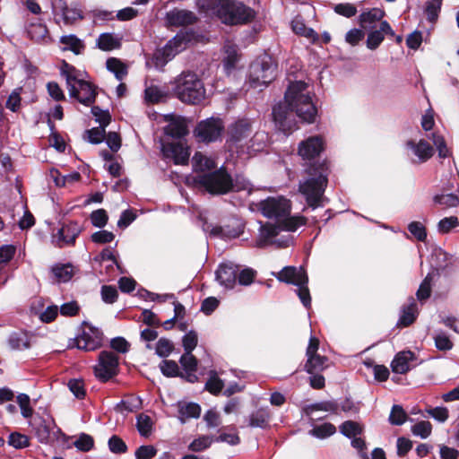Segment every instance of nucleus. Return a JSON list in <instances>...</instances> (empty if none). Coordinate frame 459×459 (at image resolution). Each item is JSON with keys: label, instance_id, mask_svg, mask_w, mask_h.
<instances>
[{"label": "nucleus", "instance_id": "f257e3e1", "mask_svg": "<svg viewBox=\"0 0 459 459\" xmlns=\"http://www.w3.org/2000/svg\"><path fill=\"white\" fill-rule=\"evenodd\" d=\"M272 116L275 126L284 134L296 129V117L308 124L316 122L317 108L307 91V84L302 81L291 82L284 99L273 107Z\"/></svg>", "mask_w": 459, "mask_h": 459}, {"label": "nucleus", "instance_id": "f03ea898", "mask_svg": "<svg viewBox=\"0 0 459 459\" xmlns=\"http://www.w3.org/2000/svg\"><path fill=\"white\" fill-rule=\"evenodd\" d=\"M307 177L299 181V192L305 198L307 207L313 211L329 203L325 195L330 175V166L326 160L322 162H310L305 168Z\"/></svg>", "mask_w": 459, "mask_h": 459}, {"label": "nucleus", "instance_id": "7ed1b4c3", "mask_svg": "<svg viewBox=\"0 0 459 459\" xmlns=\"http://www.w3.org/2000/svg\"><path fill=\"white\" fill-rule=\"evenodd\" d=\"M258 209L264 217L276 219L282 230L294 232L306 223L303 216H290V201L282 195L269 196L262 200Z\"/></svg>", "mask_w": 459, "mask_h": 459}, {"label": "nucleus", "instance_id": "20e7f679", "mask_svg": "<svg viewBox=\"0 0 459 459\" xmlns=\"http://www.w3.org/2000/svg\"><path fill=\"white\" fill-rule=\"evenodd\" d=\"M202 7L227 25L247 23L255 17L253 9L236 0H204Z\"/></svg>", "mask_w": 459, "mask_h": 459}, {"label": "nucleus", "instance_id": "39448f33", "mask_svg": "<svg viewBox=\"0 0 459 459\" xmlns=\"http://www.w3.org/2000/svg\"><path fill=\"white\" fill-rule=\"evenodd\" d=\"M174 92L178 100L187 104H200L205 99L204 82L193 72H183L176 78Z\"/></svg>", "mask_w": 459, "mask_h": 459}, {"label": "nucleus", "instance_id": "423d86ee", "mask_svg": "<svg viewBox=\"0 0 459 459\" xmlns=\"http://www.w3.org/2000/svg\"><path fill=\"white\" fill-rule=\"evenodd\" d=\"M278 65L268 54L258 56L249 67V83L252 87H266L277 76Z\"/></svg>", "mask_w": 459, "mask_h": 459}, {"label": "nucleus", "instance_id": "0eeeda50", "mask_svg": "<svg viewBox=\"0 0 459 459\" xmlns=\"http://www.w3.org/2000/svg\"><path fill=\"white\" fill-rule=\"evenodd\" d=\"M252 121L249 118H238L230 124L226 130L225 146L230 152H243L244 143L252 134Z\"/></svg>", "mask_w": 459, "mask_h": 459}, {"label": "nucleus", "instance_id": "6e6552de", "mask_svg": "<svg viewBox=\"0 0 459 459\" xmlns=\"http://www.w3.org/2000/svg\"><path fill=\"white\" fill-rule=\"evenodd\" d=\"M35 437L41 444H49L52 440L58 439L62 434L61 429L55 422L54 418L48 414H35L30 420Z\"/></svg>", "mask_w": 459, "mask_h": 459}, {"label": "nucleus", "instance_id": "1a4fd4ad", "mask_svg": "<svg viewBox=\"0 0 459 459\" xmlns=\"http://www.w3.org/2000/svg\"><path fill=\"white\" fill-rule=\"evenodd\" d=\"M198 182L212 195L227 194L232 186V178L223 167L199 176Z\"/></svg>", "mask_w": 459, "mask_h": 459}, {"label": "nucleus", "instance_id": "9d476101", "mask_svg": "<svg viewBox=\"0 0 459 459\" xmlns=\"http://www.w3.org/2000/svg\"><path fill=\"white\" fill-rule=\"evenodd\" d=\"M224 129V122L221 117H211L198 122L194 134L198 142L211 143L221 139Z\"/></svg>", "mask_w": 459, "mask_h": 459}, {"label": "nucleus", "instance_id": "9b49d317", "mask_svg": "<svg viewBox=\"0 0 459 459\" xmlns=\"http://www.w3.org/2000/svg\"><path fill=\"white\" fill-rule=\"evenodd\" d=\"M94 375L105 383L119 372V357L112 351H102L99 354L98 363L94 366Z\"/></svg>", "mask_w": 459, "mask_h": 459}, {"label": "nucleus", "instance_id": "f8f14e48", "mask_svg": "<svg viewBox=\"0 0 459 459\" xmlns=\"http://www.w3.org/2000/svg\"><path fill=\"white\" fill-rule=\"evenodd\" d=\"M51 9L57 23L62 20L65 25H72L83 19L81 5L75 2L68 4L65 0H52Z\"/></svg>", "mask_w": 459, "mask_h": 459}, {"label": "nucleus", "instance_id": "ddd939ff", "mask_svg": "<svg viewBox=\"0 0 459 459\" xmlns=\"http://www.w3.org/2000/svg\"><path fill=\"white\" fill-rule=\"evenodd\" d=\"M407 158L412 164H421L428 161L434 153L432 146L424 139L419 142L410 139L404 143Z\"/></svg>", "mask_w": 459, "mask_h": 459}, {"label": "nucleus", "instance_id": "4468645a", "mask_svg": "<svg viewBox=\"0 0 459 459\" xmlns=\"http://www.w3.org/2000/svg\"><path fill=\"white\" fill-rule=\"evenodd\" d=\"M324 150V141L321 136H310L302 141L299 145V154L303 160H307V168L310 162H322L324 160L318 159L319 154Z\"/></svg>", "mask_w": 459, "mask_h": 459}, {"label": "nucleus", "instance_id": "2eb2a0df", "mask_svg": "<svg viewBox=\"0 0 459 459\" xmlns=\"http://www.w3.org/2000/svg\"><path fill=\"white\" fill-rule=\"evenodd\" d=\"M103 333L97 327L89 326L88 331L74 338L75 346L79 350L91 351L99 349L102 345Z\"/></svg>", "mask_w": 459, "mask_h": 459}, {"label": "nucleus", "instance_id": "dca6fc26", "mask_svg": "<svg viewBox=\"0 0 459 459\" xmlns=\"http://www.w3.org/2000/svg\"><path fill=\"white\" fill-rule=\"evenodd\" d=\"M281 230V224L278 226L273 223L261 224L255 239V247L264 248L273 244H277L278 247H286L287 241L280 242L275 239Z\"/></svg>", "mask_w": 459, "mask_h": 459}, {"label": "nucleus", "instance_id": "f3484780", "mask_svg": "<svg viewBox=\"0 0 459 459\" xmlns=\"http://www.w3.org/2000/svg\"><path fill=\"white\" fill-rule=\"evenodd\" d=\"M239 265L232 262H225L219 264L215 276L220 285L226 289H233L237 283V276Z\"/></svg>", "mask_w": 459, "mask_h": 459}, {"label": "nucleus", "instance_id": "a211bd4d", "mask_svg": "<svg viewBox=\"0 0 459 459\" xmlns=\"http://www.w3.org/2000/svg\"><path fill=\"white\" fill-rule=\"evenodd\" d=\"M273 274L280 281L288 284L299 285L308 283V276L303 266H285L279 273Z\"/></svg>", "mask_w": 459, "mask_h": 459}, {"label": "nucleus", "instance_id": "6ab92c4d", "mask_svg": "<svg viewBox=\"0 0 459 459\" xmlns=\"http://www.w3.org/2000/svg\"><path fill=\"white\" fill-rule=\"evenodd\" d=\"M82 231L81 225L76 221L65 223L54 236L55 241L59 247L74 244L76 238Z\"/></svg>", "mask_w": 459, "mask_h": 459}, {"label": "nucleus", "instance_id": "aec40b11", "mask_svg": "<svg viewBox=\"0 0 459 459\" xmlns=\"http://www.w3.org/2000/svg\"><path fill=\"white\" fill-rule=\"evenodd\" d=\"M163 154L173 160L176 165H186L188 163L189 149L182 143H169L162 145Z\"/></svg>", "mask_w": 459, "mask_h": 459}, {"label": "nucleus", "instance_id": "412c9836", "mask_svg": "<svg viewBox=\"0 0 459 459\" xmlns=\"http://www.w3.org/2000/svg\"><path fill=\"white\" fill-rule=\"evenodd\" d=\"M179 363L183 368V379L191 384L196 383L198 381L197 359L192 353H184L179 359Z\"/></svg>", "mask_w": 459, "mask_h": 459}, {"label": "nucleus", "instance_id": "4be33fe9", "mask_svg": "<svg viewBox=\"0 0 459 459\" xmlns=\"http://www.w3.org/2000/svg\"><path fill=\"white\" fill-rule=\"evenodd\" d=\"M167 22L171 26H186L196 22V15L188 10L174 9L167 13Z\"/></svg>", "mask_w": 459, "mask_h": 459}, {"label": "nucleus", "instance_id": "5701e85b", "mask_svg": "<svg viewBox=\"0 0 459 459\" xmlns=\"http://www.w3.org/2000/svg\"><path fill=\"white\" fill-rule=\"evenodd\" d=\"M72 97L85 106H91L95 102L96 91L91 83L82 80L77 84V92Z\"/></svg>", "mask_w": 459, "mask_h": 459}, {"label": "nucleus", "instance_id": "b1692460", "mask_svg": "<svg viewBox=\"0 0 459 459\" xmlns=\"http://www.w3.org/2000/svg\"><path fill=\"white\" fill-rule=\"evenodd\" d=\"M60 73L61 75L65 78L69 95H74L77 92V84L80 81H82V79L78 78V70L72 65L64 61L60 68Z\"/></svg>", "mask_w": 459, "mask_h": 459}, {"label": "nucleus", "instance_id": "393cba45", "mask_svg": "<svg viewBox=\"0 0 459 459\" xmlns=\"http://www.w3.org/2000/svg\"><path fill=\"white\" fill-rule=\"evenodd\" d=\"M414 358L415 355L411 351L398 352L391 362L392 370L396 374H405L410 370L409 362Z\"/></svg>", "mask_w": 459, "mask_h": 459}, {"label": "nucleus", "instance_id": "a878e982", "mask_svg": "<svg viewBox=\"0 0 459 459\" xmlns=\"http://www.w3.org/2000/svg\"><path fill=\"white\" fill-rule=\"evenodd\" d=\"M417 315V303L415 299L412 297H411L408 300V304L403 306L401 309V315L397 325L403 327L409 326L415 321Z\"/></svg>", "mask_w": 459, "mask_h": 459}, {"label": "nucleus", "instance_id": "bb28decb", "mask_svg": "<svg viewBox=\"0 0 459 459\" xmlns=\"http://www.w3.org/2000/svg\"><path fill=\"white\" fill-rule=\"evenodd\" d=\"M207 230H209L210 236L222 239L237 238L243 233V230L240 227L233 228L230 225L207 226Z\"/></svg>", "mask_w": 459, "mask_h": 459}, {"label": "nucleus", "instance_id": "cd10ccee", "mask_svg": "<svg viewBox=\"0 0 459 459\" xmlns=\"http://www.w3.org/2000/svg\"><path fill=\"white\" fill-rule=\"evenodd\" d=\"M8 345L13 351H24L30 348V337L25 331H17L10 333L7 339Z\"/></svg>", "mask_w": 459, "mask_h": 459}, {"label": "nucleus", "instance_id": "c85d7f7f", "mask_svg": "<svg viewBox=\"0 0 459 459\" xmlns=\"http://www.w3.org/2000/svg\"><path fill=\"white\" fill-rule=\"evenodd\" d=\"M385 16V12L379 8H373L367 12H363L359 15L360 26L365 30H371L375 28V23L381 21Z\"/></svg>", "mask_w": 459, "mask_h": 459}, {"label": "nucleus", "instance_id": "c756f323", "mask_svg": "<svg viewBox=\"0 0 459 459\" xmlns=\"http://www.w3.org/2000/svg\"><path fill=\"white\" fill-rule=\"evenodd\" d=\"M314 419H309V424L313 427L309 431L308 435L318 439H325L333 436L336 432V428L330 422H325L321 425H315Z\"/></svg>", "mask_w": 459, "mask_h": 459}, {"label": "nucleus", "instance_id": "7c9ffc66", "mask_svg": "<svg viewBox=\"0 0 459 459\" xmlns=\"http://www.w3.org/2000/svg\"><path fill=\"white\" fill-rule=\"evenodd\" d=\"M178 420L185 424L187 419H197L201 414V407L195 403H183L178 404Z\"/></svg>", "mask_w": 459, "mask_h": 459}, {"label": "nucleus", "instance_id": "2f4dec72", "mask_svg": "<svg viewBox=\"0 0 459 459\" xmlns=\"http://www.w3.org/2000/svg\"><path fill=\"white\" fill-rule=\"evenodd\" d=\"M270 420V412L267 408H259L248 416V426L251 428L265 429Z\"/></svg>", "mask_w": 459, "mask_h": 459}, {"label": "nucleus", "instance_id": "473e14b6", "mask_svg": "<svg viewBox=\"0 0 459 459\" xmlns=\"http://www.w3.org/2000/svg\"><path fill=\"white\" fill-rule=\"evenodd\" d=\"M269 135L265 131H256L247 144L248 152H262L268 144Z\"/></svg>", "mask_w": 459, "mask_h": 459}, {"label": "nucleus", "instance_id": "72a5a7b5", "mask_svg": "<svg viewBox=\"0 0 459 459\" xmlns=\"http://www.w3.org/2000/svg\"><path fill=\"white\" fill-rule=\"evenodd\" d=\"M338 408V403L334 401H323L306 405L303 409V411L307 416H311L316 411L336 413Z\"/></svg>", "mask_w": 459, "mask_h": 459}, {"label": "nucleus", "instance_id": "f704fd0d", "mask_svg": "<svg viewBox=\"0 0 459 459\" xmlns=\"http://www.w3.org/2000/svg\"><path fill=\"white\" fill-rule=\"evenodd\" d=\"M224 53L223 66L226 72L230 73L238 61V48L233 44L227 43L224 46Z\"/></svg>", "mask_w": 459, "mask_h": 459}, {"label": "nucleus", "instance_id": "c9c22d12", "mask_svg": "<svg viewBox=\"0 0 459 459\" xmlns=\"http://www.w3.org/2000/svg\"><path fill=\"white\" fill-rule=\"evenodd\" d=\"M60 43L64 45V50H70L75 55H79L84 48L82 41L74 34L64 35L60 38Z\"/></svg>", "mask_w": 459, "mask_h": 459}, {"label": "nucleus", "instance_id": "e433bc0d", "mask_svg": "<svg viewBox=\"0 0 459 459\" xmlns=\"http://www.w3.org/2000/svg\"><path fill=\"white\" fill-rule=\"evenodd\" d=\"M164 133L174 139H181L188 133V130L183 121L173 120L165 126Z\"/></svg>", "mask_w": 459, "mask_h": 459}, {"label": "nucleus", "instance_id": "4c0bfd02", "mask_svg": "<svg viewBox=\"0 0 459 459\" xmlns=\"http://www.w3.org/2000/svg\"><path fill=\"white\" fill-rule=\"evenodd\" d=\"M175 56V51H169L165 47L157 49L152 57V62L155 68L162 69L169 61Z\"/></svg>", "mask_w": 459, "mask_h": 459}, {"label": "nucleus", "instance_id": "58836bf2", "mask_svg": "<svg viewBox=\"0 0 459 459\" xmlns=\"http://www.w3.org/2000/svg\"><path fill=\"white\" fill-rule=\"evenodd\" d=\"M339 430L342 435L349 439L359 436L363 429L362 427L356 421L345 420L339 426Z\"/></svg>", "mask_w": 459, "mask_h": 459}, {"label": "nucleus", "instance_id": "ea45409f", "mask_svg": "<svg viewBox=\"0 0 459 459\" xmlns=\"http://www.w3.org/2000/svg\"><path fill=\"white\" fill-rule=\"evenodd\" d=\"M97 46L104 51L113 50L120 47V41L111 33H101L97 39Z\"/></svg>", "mask_w": 459, "mask_h": 459}, {"label": "nucleus", "instance_id": "a19ab883", "mask_svg": "<svg viewBox=\"0 0 459 459\" xmlns=\"http://www.w3.org/2000/svg\"><path fill=\"white\" fill-rule=\"evenodd\" d=\"M327 361L326 357L318 354L307 356V360L305 365L306 371L309 374L314 372L322 371L325 368Z\"/></svg>", "mask_w": 459, "mask_h": 459}, {"label": "nucleus", "instance_id": "79ce46f5", "mask_svg": "<svg viewBox=\"0 0 459 459\" xmlns=\"http://www.w3.org/2000/svg\"><path fill=\"white\" fill-rule=\"evenodd\" d=\"M107 69L113 73L118 81H122L127 74L126 66L117 58L110 57L106 62Z\"/></svg>", "mask_w": 459, "mask_h": 459}, {"label": "nucleus", "instance_id": "37998d69", "mask_svg": "<svg viewBox=\"0 0 459 459\" xmlns=\"http://www.w3.org/2000/svg\"><path fill=\"white\" fill-rule=\"evenodd\" d=\"M224 387V382L218 377L215 370L209 372V378L205 383V389L212 394L217 395L221 393Z\"/></svg>", "mask_w": 459, "mask_h": 459}, {"label": "nucleus", "instance_id": "c03bdc74", "mask_svg": "<svg viewBox=\"0 0 459 459\" xmlns=\"http://www.w3.org/2000/svg\"><path fill=\"white\" fill-rule=\"evenodd\" d=\"M153 421L152 418L144 413L136 417V429L142 437H148L152 431Z\"/></svg>", "mask_w": 459, "mask_h": 459}, {"label": "nucleus", "instance_id": "a18cd8bd", "mask_svg": "<svg viewBox=\"0 0 459 459\" xmlns=\"http://www.w3.org/2000/svg\"><path fill=\"white\" fill-rule=\"evenodd\" d=\"M144 97L148 103L156 104L165 101L167 94L160 87L152 85L145 89Z\"/></svg>", "mask_w": 459, "mask_h": 459}, {"label": "nucleus", "instance_id": "49530a36", "mask_svg": "<svg viewBox=\"0 0 459 459\" xmlns=\"http://www.w3.org/2000/svg\"><path fill=\"white\" fill-rule=\"evenodd\" d=\"M192 165L195 170H209L214 168V162L201 152H195L192 158Z\"/></svg>", "mask_w": 459, "mask_h": 459}, {"label": "nucleus", "instance_id": "de8ad7c7", "mask_svg": "<svg viewBox=\"0 0 459 459\" xmlns=\"http://www.w3.org/2000/svg\"><path fill=\"white\" fill-rule=\"evenodd\" d=\"M433 202L436 204H439L446 208H451L458 205L459 198L458 195L454 193L437 194L433 197Z\"/></svg>", "mask_w": 459, "mask_h": 459}, {"label": "nucleus", "instance_id": "09e8293b", "mask_svg": "<svg viewBox=\"0 0 459 459\" xmlns=\"http://www.w3.org/2000/svg\"><path fill=\"white\" fill-rule=\"evenodd\" d=\"M161 373L168 377H181L183 378V373L179 370V368L176 361L164 359L160 364Z\"/></svg>", "mask_w": 459, "mask_h": 459}, {"label": "nucleus", "instance_id": "8fccbe9b", "mask_svg": "<svg viewBox=\"0 0 459 459\" xmlns=\"http://www.w3.org/2000/svg\"><path fill=\"white\" fill-rule=\"evenodd\" d=\"M106 135V128L93 127L84 132V138L92 144H98L104 141Z\"/></svg>", "mask_w": 459, "mask_h": 459}, {"label": "nucleus", "instance_id": "3c124183", "mask_svg": "<svg viewBox=\"0 0 459 459\" xmlns=\"http://www.w3.org/2000/svg\"><path fill=\"white\" fill-rule=\"evenodd\" d=\"M52 273L61 282H67L72 278V270L69 264H56L52 267Z\"/></svg>", "mask_w": 459, "mask_h": 459}, {"label": "nucleus", "instance_id": "603ef678", "mask_svg": "<svg viewBox=\"0 0 459 459\" xmlns=\"http://www.w3.org/2000/svg\"><path fill=\"white\" fill-rule=\"evenodd\" d=\"M256 276V271L250 268V267H245L241 269L239 266V271L238 273L237 276V281L239 285L242 286H249L253 283L255 278Z\"/></svg>", "mask_w": 459, "mask_h": 459}, {"label": "nucleus", "instance_id": "864d4df0", "mask_svg": "<svg viewBox=\"0 0 459 459\" xmlns=\"http://www.w3.org/2000/svg\"><path fill=\"white\" fill-rule=\"evenodd\" d=\"M8 445L15 449H22L29 446L30 438L24 434L13 432L8 437Z\"/></svg>", "mask_w": 459, "mask_h": 459}, {"label": "nucleus", "instance_id": "5fc2aeb1", "mask_svg": "<svg viewBox=\"0 0 459 459\" xmlns=\"http://www.w3.org/2000/svg\"><path fill=\"white\" fill-rule=\"evenodd\" d=\"M431 423L428 420H421L412 425L411 428V433L416 437H421L422 439L427 438L431 434Z\"/></svg>", "mask_w": 459, "mask_h": 459}, {"label": "nucleus", "instance_id": "6e6d98bb", "mask_svg": "<svg viewBox=\"0 0 459 459\" xmlns=\"http://www.w3.org/2000/svg\"><path fill=\"white\" fill-rule=\"evenodd\" d=\"M186 42V37L185 36V34L178 33L171 39H169L164 47L169 51H175L176 56L183 50Z\"/></svg>", "mask_w": 459, "mask_h": 459}, {"label": "nucleus", "instance_id": "4d7b16f0", "mask_svg": "<svg viewBox=\"0 0 459 459\" xmlns=\"http://www.w3.org/2000/svg\"><path fill=\"white\" fill-rule=\"evenodd\" d=\"M407 420V414L401 405L394 404L392 407L389 421L392 425L401 426Z\"/></svg>", "mask_w": 459, "mask_h": 459}, {"label": "nucleus", "instance_id": "13d9d810", "mask_svg": "<svg viewBox=\"0 0 459 459\" xmlns=\"http://www.w3.org/2000/svg\"><path fill=\"white\" fill-rule=\"evenodd\" d=\"M198 343L197 333L194 330H190L182 337V345L184 348V353H192Z\"/></svg>", "mask_w": 459, "mask_h": 459}, {"label": "nucleus", "instance_id": "bf43d9fd", "mask_svg": "<svg viewBox=\"0 0 459 459\" xmlns=\"http://www.w3.org/2000/svg\"><path fill=\"white\" fill-rule=\"evenodd\" d=\"M214 439L209 436H201L194 439L188 448L193 452H202L211 446Z\"/></svg>", "mask_w": 459, "mask_h": 459}, {"label": "nucleus", "instance_id": "052dcab7", "mask_svg": "<svg viewBox=\"0 0 459 459\" xmlns=\"http://www.w3.org/2000/svg\"><path fill=\"white\" fill-rule=\"evenodd\" d=\"M442 0H428L425 13L429 22H435L441 9Z\"/></svg>", "mask_w": 459, "mask_h": 459}, {"label": "nucleus", "instance_id": "680f3d73", "mask_svg": "<svg viewBox=\"0 0 459 459\" xmlns=\"http://www.w3.org/2000/svg\"><path fill=\"white\" fill-rule=\"evenodd\" d=\"M91 113L95 117V120L100 124V127L106 128L111 121V116L108 110H103L98 106H93L91 108Z\"/></svg>", "mask_w": 459, "mask_h": 459}, {"label": "nucleus", "instance_id": "e2e57ef3", "mask_svg": "<svg viewBox=\"0 0 459 459\" xmlns=\"http://www.w3.org/2000/svg\"><path fill=\"white\" fill-rule=\"evenodd\" d=\"M408 230L419 241L423 242L427 238L426 228L420 221H411L409 223Z\"/></svg>", "mask_w": 459, "mask_h": 459}, {"label": "nucleus", "instance_id": "0e129e2a", "mask_svg": "<svg viewBox=\"0 0 459 459\" xmlns=\"http://www.w3.org/2000/svg\"><path fill=\"white\" fill-rule=\"evenodd\" d=\"M108 446L113 454H125L127 451V446L121 437L117 435H113L108 441Z\"/></svg>", "mask_w": 459, "mask_h": 459}, {"label": "nucleus", "instance_id": "69168bd1", "mask_svg": "<svg viewBox=\"0 0 459 459\" xmlns=\"http://www.w3.org/2000/svg\"><path fill=\"white\" fill-rule=\"evenodd\" d=\"M74 446L82 452H89L94 446L93 437L86 433H82L74 443Z\"/></svg>", "mask_w": 459, "mask_h": 459}, {"label": "nucleus", "instance_id": "338daca9", "mask_svg": "<svg viewBox=\"0 0 459 459\" xmlns=\"http://www.w3.org/2000/svg\"><path fill=\"white\" fill-rule=\"evenodd\" d=\"M173 350V343L166 338H160L156 343L155 353L160 358H167Z\"/></svg>", "mask_w": 459, "mask_h": 459}, {"label": "nucleus", "instance_id": "774afa93", "mask_svg": "<svg viewBox=\"0 0 459 459\" xmlns=\"http://www.w3.org/2000/svg\"><path fill=\"white\" fill-rule=\"evenodd\" d=\"M157 449L152 445L140 446L134 452L136 459H152L157 455Z\"/></svg>", "mask_w": 459, "mask_h": 459}]
</instances>
